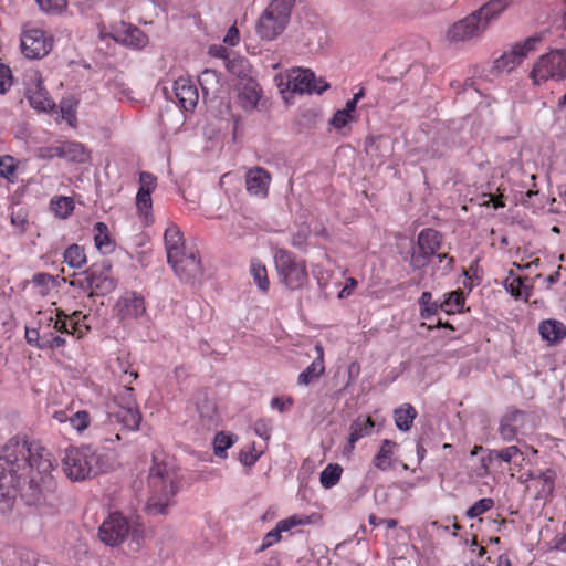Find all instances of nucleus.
<instances>
[{
    "mask_svg": "<svg viewBox=\"0 0 566 566\" xmlns=\"http://www.w3.org/2000/svg\"><path fill=\"white\" fill-rule=\"evenodd\" d=\"M20 462H0V513L11 512L20 485Z\"/></svg>",
    "mask_w": 566,
    "mask_h": 566,
    "instance_id": "obj_7",
    "label": "nucleus"
},
{
    "mask_svg": "<svg viewBox=\"0 0 566 566\" xmlns=\"http://www.w3.org/2000/svg\"><path fill=\"white\" fill-rule=\"evenodd\" d=\"M86 280L90 290V296L107 295L113 292L117 285L116 280L104 272L96 273L94 271H90Z\"/></svg>",
    "mask_w": 566,
    "mask_h": 566,
    "instance_id": "obj_25",
    "label": "nucleus"
},
{
    "mask_svg": "<svg viewBox=\"0 0 566 566\" xmlns=\"http://www.w3.org/2000/svg\"><path fill=\"white\" fill-rule=\"evenodd\" d=\"M201 86L203 99H213L222 88L221 76L214 70L206 69L198 76Z\"/></svg>",
    "mask_w": 566,
    "mask_h": 566,
    "instance_id": "obj_28",
    "label": "nucleus"
},
{
    "mask_svg": "<svg viewBox=\"0 0 566 566\" xmlns=\"http://www.w3.org/2000/svg\"><path fill=\"white\" fill-rule=\"evenodd\" d=\"M148 484L150 495L144 512L151 517L167 515L172 497L184 484V473L176 462H153Z\"/></svg>",
    "mask_w": 566,
    "mask_h": 566,
    "instance_id": "obj_2",
    "label": "nucleus"
},
{
    "mask_svg": "<svg viewBox=\"0 0 566 566\" xmlns=\"http://www.w3.org/2000/svg\"><path fill=\"white\" fill-rule=\"evenodd\" d=\"M237 441V437L232 433L218 432L213 439V451L216 457L226 458L227 450L231 448Z\"/></svg>",
    "mask_w": 566,
    "mask_h": 566,
    "instance_id": "obj_43",
    "label": "nucleus"
},
{
    "mask_svg": "<svg viewBox=\"0 0 566 566\" xmlns=\"http://www.w3.org/2000/svg\"><path fill=\"white\" fill-rule=\"evenodd\" d=\"M62 471L73 482L93 479L109 469V462H61Z\"/></svg>",
    "mask_w": 566,
    "mask_h": 566,
    "instance_id": "obj_17",
    "label": "nucleus"
},
{
    "mask_svg": "<svg viewBox=\"0 0 566 566\" xmlns=\"http://www.w3.org/2000/svg\"><path fill=\"white\" fill-rule=\"evenodd\" d=\"M115 310L122 321L136 319L146 313L145 298L136 292H125L118 298Z\"/></svg>",
    "mask_w": 566,
    "mask_h": 566,
    "instance_id": "obj_18",
    "label": "nucleus"
},
{
    "mask_svg": "<svg viewBox=\"0 0 566 566\" xmlns=\"http://www.w3.org/2000/svg\"><path fill=\"white\" fill-rule=\"evenodd\" d=\"M314 349L316 352L315 359L297 376V384L301 386L311 385L325 373L324 347L317 343Z\"/></svg>",
    "mask_w": 566,
    "mask_h": 566,
    "instance_id": "obj_23",
    "label": "nucleus"
},
{
    "mask_svg": "<svg viewBox=\"0 0 566 566\" xmlns=\"http://www.w3.org/2000/svg\"><path fill=\"white\" fill-rule=\"evenodd\" d=\"M94 244L104 254L113 251L114 244L108 228L104 222H96L94 226Z\"/></svg>",
    "mask_w": 566,
    "mask_h": 566,
    "instance_id": "obj_36",
    "label": "nucleus"
},
{
    "mask_svg": "<svg viewBox=\"0 0 566 566\" xmlns=\"http://www.w3.org/2000/svg\"><path fill=\"white\" fill-rule=\"evenodd\" d=\"M49 450L39 440L27 434H17L0 447V460H43Z\"/></svg>",
    "mask_w": 566,
    "mask_h": 566,
    "instance_id": "obj_6",
    "label": "nucleus"
},
{
    "mask_svg": "<svg viewBox=\"0 0 566 566\" xmlns=\"http://www.w3.org/2000/svg\"><path fill=\"white\" fill-rule=\"evenodd\" d=\"M289 85L294 93H317L322 94L329 85L315 77V74L310 70L296 69L293 70L289 76Z\"/></svg>",
    "mask_w": 566,
    "mask_h": 566,
    "instance_id": "obj_16",
    "label": "nucleus"
},
{
    "mask_svg": "<svg viewBox=\"0 0 566 566\" xmlns=\"http://www.w3.org/2000/svg\"><path fill=\"white\" fill-rule=\"evenodd\" d=\"M35 86L28 88L30 105L38 111L48 112L54 107V101L50 97L48 91L43 86L39 74L35 75Z\"/></svg>",
    "mask_w": 566,
    "mask_h": 566,
    "instance_id": "obj_27",
    "label": "nucleus"
},
{
    "mask_svg": "<svg viewBox=\"0 0 566 566\" xmlns=\"http://www.w3.org/2000/svg\"><path fill=\"white\" fill-rule=\"evenodd\" d=\"M124 42L134 48H144L148 42V38L137 27H129L126 30Z\"/></svg>",
    "mask_w": 566,
    "mask_h": 566,
    "instance_id": "obj_44",
    "label": "nucleus"
},
{
    "mask_svg": "<svg viewBox=\"0 0 566 566\" xmlns=\"http://www.w3.org/2000/svg\"><path fill=\"white\" fill-rule=\"evenodd\" d=\"M13 84V76L11 69L0 63V94H6Z\"/></svg>",
    "mask_w": 566,
    "mask_h": 566,
    "instance_id": "obj_54",
    "label": "nucleus"
},
{
    "mask_svg": "<svg viewBox=\"0 0 566 566\" xmlns=\"http://www.w3.org/2000/svg\"><path fill=\"white\" fill-rule=\"evenodd\" d=\"M439 311H441L440 303L433 301L427 307H422L420 316L423 319H430L432 316L437 315Z\"/></svg>",
    "mask_w": 566,
    "mask_h": 566,
    "instance_id": "obj_61",
    "label": "nucleus"
},
{
    "mask_svg": "<svg viewBox=\"0 0 566 566\" xmlns=\"http://www.w3.org/2000/svg\"><path fill=\"white\" fill-rule=\"evenodd\" d=\"M17 165L12 156L0 157V177L13 182L17 178Z\"/></svg>",
    "mask_w": 566,
    "mask_h": 566,
    "instance_id": "obj_45",
    "label": "nucleus"
},
{
    "mask_svg": "<svg viewBox=\"0 0 566 566\" xmlns=\"http://www.w3.org/2000/svg\"><path fill=\"white\" fill-rule=\"evenodd\" d=\"M525 413L521 410H513L507 412L501 420L500 433L503 439L512 440L523 426Z\"/></svg>",
    "mask_w": 566,
    "mask_h": 566,
    "instance_id": "obj_29",
    "label": "nucleus"
},
{
    "mask_svg": "<svg viewBox=\"0 0 566 566\" xmlns=\"http://www.w3.org/2000/svg\"><path fill=\"white\" fill-rule=\"evenodd\" d=\"M272 177L262 167L249 168L245 172V188L250 196L265 199L269 196V188Z\"/></svg>",
    "mask_w": 566,
    "mask_h": 566,
    "instance_id": "obj_19",
    "label": "nucleus"
},
{
    "mask_svg": "<svg viewBox=\"0 0 566 566\" xmlns=\"http://www.w3.org/2000/svg\"><path fill=\"white\" fill-rule=\"evenodd\" d=\"M22 474L27 473L28 481L19 485L22 502L41 513H50L55 507L56 482L48 472L59 467V462H20Z\"/></svg>",
    "mask_w": 566,
    "mask_h": 566,
    "instance_id": "obj_1",
    "label": "nucleus"
},
{
    "mask_svg": "<svg viewBox=\"0 0 566 566\" xmlns=\"http://www.w3.org/2000/svg\"><path fill=\"white\" fill-rule=\"evenodd\" d=\"M11 224L14 227L17 234H23L29 228L28 213L23 209L12 212Z\"/></svg>",
    "mask_w": 566,
    "mask_h": 566,
    "instance_id": "obj_51",
    "label": "nucleus"
},
{
    "mask_svg": "<svg viewBox=\"0 0 566 566\" xmlns=\"http://www.w3.org/2000/svg\"><path fill=\"white\" fill-rule=\"evenodd\" d=\"M65 345V339L52 333H43L41 349H54Z\"/></svg>",
    "mask_w": 566,
    "mask_h": 566,
    "instance_id": "obj_55",
    "label": "nucleus"
},
{
    "mask_svg": "<svg viewBox=\"0 0 566 566\" xmlns=\"http://www.w3.org/2000/svg\"><path fill=\"white\" fill-rule=\"evenodd\" d=\"M74 208V200L71 197L60 196L51 199V209L61 219L71 216Z\"/></svg>",
    "mask_w": 566,
    "mask_h": 566,
    "instance_id": "obj_41",
    "label": "nucleus"
},
{
    "mask_svg": "<svg viewBox=\"0 0 566 566\" xmlns=\"http://www.w3.org/2000/svg\"><path fill=\"white\" fill-rule=\"evenodd\" d=\"M308 523H311V520L310 516L306 515H292L287 518L279 521L275 528L268 532L263 537L260 551H264L265 548L277 543L281 539V534L283 532H287L293 527L306 525Z\"/></svg>",
    "mask_w": 566,
    "mask_h": 566,
    "instance_id": "obj_21",
    "label": "nucleus"
},
{
    "mask_svg": "<svg viewBox=\"0 0 566 566\" xmlns=\"http://www.w3.org/2000/svg\"><path fill=\"white\" fill-rule=\"evenodd\" d=\"M115 416L126 428L130 430L139 428L142 415L136 406L120 407Z\"/></svg>",
    "mask_w": 566,
    "mask_h": 566,
    "instance_id": "obj_35",
    "label": "nucleus"
},
{
    "mask_svg": "<svg viewBox=\"0 0 566 566\" xmlns=\"http://www.w3.org/2000/svg\"><path fill=\"white\" fill-rule=\"evenodd\" d=\"M157 187V177L151 172L139 174V189L136 195V211L144 227H150L154 221L151 193Z\"/></svg>",
    "mask_w": 566,
    "mask_h": 566,
    "instance_id": "obj_10",
    "label": "nucleus"
},
{
    "mask_svg": "<svg viewBox=\"0 0 566 566\" xmlns=\"http://www.w3.org/2000/svg\"><path fill=\"white\" fill-rule=\"evenodd\" d=\"M63 260L69 266L76 270L82 269L87 262L84 248L76 243L65 249Z\"/></svg>",
    "mask_w": 566,
    "mask_h": 566,
    "instance_id": "obj_37",
    "label": "nucleus"
},
{
    "mask_svg": "<svg viewBox=\"0 0 566 566\" xmlns=\"http://www.w3.org/2000/svg\"><path fill=\"white\" fill-rule=\"evenodd\" d=\"M176 275L185 282H191L202 276V266L199 253L195 249L185 250L184 255H179L168 262Z\"/></svg>",
    "mask_w": 566,
    "mask_h": 566,
    "instance_id": "obj_15",
    "label": "nucleus"
},
{
    "mask_svg": "<svg viewBox=\"0 0 566 566\" xmlns=\"http://www.w3.org/2000/svg\"><path fill=\"white\" fill-rule=\"evenodd\" d=\"M398 444L390 440H384L374 460H390Z\"/></svg>",
    "mask_w": 566,
    "mask_h": 566,
    "instance_id": "obj_56",
    "label": "nucleus"
},
{
    "mask_svg": "<svg viewBox=\"0 0 566 566\" xmlns=\"http://www.w3.org/2000/svg\"><path fill=\"white\" fill-rule=\"evenodd\" d=\"M358 285V282L354 277L347 279L346 285L338 293L339 298H345L352 295L354 289Z\"/></svg>",
    "mask_w": 566,
    "mask_h": 566,
    "instance_id": "obj_62",
    "label": "nucleus"
},
{
    "mask_svg": "<svg viewBox=\"0 0 566 566\" xmlns=\"http://www.w3.org/2000/svg\"><path fill=\"white\" fill-rule=\"evenodd\" d=\"M167 261L171 262L175 258L185 254V241L180 229L176 224H170L164 233Z\"/></svg>",
    "mask_w": 566,
    "mask_h": 566,
    "instance_id": "obj_26",
    "label": "nucleus"
},
{
    "mask_svg": "<svg viewBox=\"0 0 566 566\" xmlns=\"http://www.w3.org/2000/svg\"><path fill=\"white\" fill-rule=\"evenodd\" d=\"M555 478L556 473L551 469H547L545 471L528 469L527 471L522 472L517 476L521 483H525L528 481L538 482L541 484V488L537 491V496L539 497L548 496L553 493Z\"/></svg>",
    "mask_w": 566,
    "mask_h": 566,
    "instance_id": "obj_22",
    "label": "nucleus"
},
{
    "mask_svg": "<svg viewBox=\"0 0 566 566\" xmlns=\"http://www.w3.org/2000/svg\"><path fill=\"white\" fill-rule=\"evenodd\" d=\"M465 304V297L461 290H455L446 294L444 300L440 303L441 311L451 315L460 313Z\"/></svg>",
    "mask_w": 566,
    "mask_h": 566,
    "instance_id": "obj_38",
    "label": "nucleus"
},
{
    "mask_svg": "<svg viewBox=\"0 0 566 566\" xmlns=\"http://www.w3.org/2000/svg\"><path fill=\"white\" fill-rule=\"evenodd\" d=\"M343 468L338 463L329 462V464L321 472L319 482L324 489H331L340 479Z\"/></svg>",
    "mask_w": 566,
    "mask_h": 566,
    "instance_id": "obj_42",
    "label": "nucleus"
},
{
    "mask_svg": "<svg viewBox=\"0 0 566 566\" xmlns=\"http://www.w3.org/2000/svg\"><path fill=\"white\" fill-rule=\"evenodd\" d=\"M53 48V38L44 30L24 25L21 32V52L27 59H42Z\"/></svg>",
    "mask_w": 566,
    "mask_h": 566,
    "instance_id": "obj_8",
    "label": "nucleus"
},
{
    "mask_svg": "<svg viewBox=\"0 0 566 566\" xmlns=\"http://www.w3.org/2000/svg\"><path fill=\"white\" fill-rule=\"evenodd\" d=\"M352 120H354V115H349L346 112L338 109L332 117L331 125L335 129H342Z\"/></svg>",
    "mask_w": 566,
    "mask_h": 566,
    "instance_id": "obj_57",
    "label": "nucleus"
},
{
    "mask_svg": "<svg viewBox=\"0 0 566 566\" xmlns=\"http://www.w3.org/2000/svg\"><path fill=\"white\" fill-rule=\"evenodd\" d=\"M128 533V521L118 512L111 513L98 528L99 539L108 546H117Z\"/></svg>",
    "mask_w": 566,
    "mask_h": 566,
    "instance_id": "obj_13",
    "label": "nucleus"
},
{
    "mask_svg": "<svg viewBox=\"0 0 566 566\" xmlns=\"http://www.w3.org/2000/svg\"><path fill=\"white\" fill-rule=\"evenodd\" d=\"M512 1L513 0H490L475 12L481 17L482 21H485L486 28L489 21L501 14Z\"/></svg>",
    "mask_w": 566,
    "mask_h": 566,
    "instance_id": "obj_34",
    "label": "nucleus"
},
{
    "mask_svg": "<svg viewBox=\"0 0 566 566\" xmlns=\"http://www.w3.org/2000/svg\"><path fill=\"white\" fill-rule=\"evenodd\" d=\"M432 301V294L431 292L424 291L421 293L418 304L420 306V311H422V307H427L429 304H431Z\"/></svg>",
    "mask_w": 566,
    "mask_h": 566,
    "instance_id": "obj_64",
    "label": "nucleus"
},
{
    "mask_svg": "<svg viewBox=\"0 0 566 566\" xmlns=\"http://www.w3.org/2000/svg\"><path fill=\"white\" fill-rule=\"evenodd\" d=\"M261 98V90L254 81H248L238 93V103L245 111L254 109Z\"/></svg>",
    "mask_w": 566,
    "mask_h": 566,
    "instance_id": "obj_30",
    "label": "nucleus"
},
{
    "mask_svg": "<svg viewBox=\"0 0 566 566\" xmlns=\"http://www.w3.org/2000/svg\"><path fill=\"white\" fill-rule=\"evenodd\" d=\"M505 290L515 298L524 297L526 301L530 296L524 279L516 275L513 271L504 280Z\"/></svg>",
    "mask_w": 566,
    "mask_h": 566,
    "instance_id": "obj_39",
    "label": "nucleus"
},
{
    "mask_svg": "<svg viewBox=\"0 0 566 566\" xmlns=\"http://www.w3.org/2000/svg\"><path fill=\"white\" fill-rule=\"evenodd\" d=\"M485 29V21H482L481 17L473 12L454 22L447 30L446 38L450 43L465 42L480 36Z\"/></svg>",
    "mask_w": 566,
    "mask_h": 566,
    "instance_id": "obj_12",
    "label": "nucleus"
},
{
    "mask_svg": "<svg viewBox=\"0 0 566 566\" xmlns=\"http://www.w3.org/2000/svg\"><path fill=\"white\" fill-rule=\"evenodd\" d=\"M374 427L375 422L370 416H358L350 424L348 441L344 448L345 452L353 451L357 441L370 436Z\"/></svg>",
    "mask_w": 566,
    "mask_h": 566,
    "instance_id": "obj_24",
    "label": "nucleus"
},
{
    "mask_svg": "<svg viewBox=\"0 0 566 566\" xmlns=\"http://www.w3.org/2000/svg\"><path fill=\"white\" fill-rule=\"evenodd\" d=\"M55 279L49 273H38L33 276L32 283L39 289V294L45 296L50 293Z\"/></svg>",
    "mask_w": 566,
    "mask_h": 566,
    "instance_id": "obj_48",
    "label": "nucleus"
},
{
    "mask_svg": "<svg viewBox=\"0 0 566 566\" xmlns=\"http://www.w3.org/2000/svg\"><path fill=\"white\" fill-rule=\"evenodd\" d=\"M416 408L410 403H403L394 410L396 427L401 431H408L417 417Z\"/></svg>",
    "mask_w": 566,
    "mask_h": 566,
    "instance_id": "obj_32",
    "label": "nucleus"
},
{
    "mask_svg": "<svg viewBox=\"0 0 566 566\" xmlns=\"http://www.w3.org/2000/svg\"><path fill=\"white\" fill-rule=\"evenodd\" d=\"M541 42L539 36H530L521 43H516L511 51L504 52L495 60V69L499 71H511L520 65L527 55L536 50Z\"/></svg>",
    "mask_w": 566,
    "mask_h": 566,
    "instance_id": "obj_14",
    "label": "nucleus"
},
{
    "mask_svg": "<svg viewBox=\"0 0 566 566\" xmlns=\"http://www.w3.org/2000/svg\"><path fill=\"white\" fill-rule=\"evenodd\" d=\"M294 403V400L291 397L287 398H280L275 397L271 401V406L274 409H277L280 412H284L285 410L290 409Z\"/></svg>",
    "mask_w": 566,
    "mask_h": 566,
    "instance_id": "obj_59",
    "label": "nucleus"
},
{
    "mask_svg": "<svg viewBox=\"0 0 566 566\" xmlns=\"http://www.w3.org/2000/svg\"><path fill=\"white\" fill-rule=\"evenodd\" d=\"M530 78L534 85L547 81H563L566 78V49L552 50L542 54L533 64Z\"/></svg>",
    "mask_w": 566,
    "mask_h": 566,
    "instance_id": "obj_5",
    "label": "nucleus"
},
{
    "mask_svg": "<svg viewBox=\"0 0 566 566\" xmlns=\"http://www.w3.org/2000/svg\"><path fill=\"white\" fill-rule=\"evenodd\" d=\"M38 157L44 160H50L55 157L63 158V142L55 145L41 147Z\"/></svg>",
    "mask_w": 566,
    "mask_h": 566,
    "instance_id": "obj_53",
    "label": "nucleus"
},
{
    "mask_svg": "<svg viewBox=\"0 0 566 566\" xmlns=\"http://www.w3.org/2000/svg\"><path fill=\"white\" fill-rule=\"evenodd\" d=\"M494 506V501L489 497L476 501L471 507L468 509L465 516L469 518H475Z\"/></svg>",
    "mask_w": 566,
    "mask_h": 566,
    "instance_id": "obj_50",
    "label": "nucleus"
},
{
    "mask_svg": "<svg viewBox=\"0 0 566 566\" xmlns=\"http://www.w3.org/2000/svg\"><path fill=\"white\" fill-rule=\"evenodd\" d=\"M295 0H272L256 21L255 32L262 39L272 41L287 27Z\"/></svg>",
    "mask_w": 566,
    "mask_h": 566,
    "instance_id": "obj_4",
    "label": "nucleus"
},
{
    "mask_svg": "<svg viewBox=\"0 0 566 566\" xmlns=\"http://www.w3.org/2000/svg\"><path fill=\"white\" fill-rule=\"evenodd\" d=\"M69 421L76 431L82 432L90 427L91 416L86 410H80L71 416Z\"/></svg>",
    "mask_w": 566,
    "mask_h": 566,
    "instance_id": "obj_52",
    "label": "nucleus"
},
{
    "mask_svg": "<svg viewBox=\"0 0 566 566\" xmlns=\"http://www.w3.org/2000/svg\"><path fill=\"white\" fill-rule=\"evenodd\" d=\"M442 242L443 237L439 231L432 228L422 229L417 237V250L411 255V266L413 269L427 266L440 250Z\"/></svg>",
    "mask_w": 566,
    "mask_h": 566,
    "instance_id": "obj_9",
    "label": "nucleus"
},
{
    "mask_svg": "<svg viewBox=\"0 0 566 566\" xmlns=\"http://www.w3.org/2000/svg\"><path fill=\"white\" fill-rule=\"evenodd\" d=\"M376 467L381 471H395L399 475H402L405 472L410 470L412 473H416L419 468L420 462H415L416 465L410 468L406 462H375Z\"/></svg>",
    "mask_w": 566,
    "mask_h": 566,
    "instance_id": "obj_47",
    "label": "nucleus"
},
{
    "mask_svg": "<svg viewBox=\"0 0 566 566\" xmlns=\"http://www.w3.org/2000/svg\"><path fill=\"white\" fill-rule=\"evenodd\" d=\"M538 331L542 338L547 340L549 344L559 343L566 337L565 325L556 319L543 321L539 324Z\"/></svg>",
    "mask_w": 566,
    "mask_h": 566,
    "instance_id": "obj_31",
    "label": "nucleus"
},
{
    "mask_svg": "<svg viewBox=\"0 0 566 566\" xmlns=\"http://www.w3.org/2000/svg\"><path fill=\"white\" fill-rule=\"evenodd\" d=\"M63 158L73 163H86L91 153L78 142H63Z\"/></svg>",
    "mask_w": 566,
    "mask_h": 566,
    "instance_id": "obj_33",
    "label": "nucleus"
},
{
    "mask_svg": "<svg viewBox=\"0 0 566 566\" xmlns=\"http://www.w3.org/2000/svg\"><path fill=\"white\" fill-rule=\"evenodd\" d=\"M528 451L534 453L536 452L533 448L527 446H524V450H522L517 446H511L497 452L496 457L499 458V460H512L513 458L518 457H521L522 460H524V458L528 455Z\"/></svg>",
    "mask_w": 566,
    "mask_h": 566,
    "instance_id": "obj_46",
    "label": "nucleus"
},
{
    "mask_svg": "<svg viewBox=\"0 0 566 566\" xmlns=\"http://www.w3.org/2000/svg\"><path fill=\"white\" fill-rule=\"evenodd\" d=\"M50 326L53 323V328L62 334H69L76 338H82L90 331L88 315L83 314L81 311H74L72 314H66L63 310L56 308L55 318L49 317Z\"/></svg>",
    "mask_w": 566,
    "mask_h": 566,
    "instance_id": "obj_11",
    "label": "nucleus"
},
{
    "mask_svg": "<svg viewBox=\"0 0 566 566\" xmlns=\"http://www.w3.org/2000/svg\"><path fill=\"white\" fill-rule=\"evenodd\" d=\"M250 274L252 275L254 283L262 292L269 291L270 281L268 277V270L266 266L259 259L251 260Z\"/></svg>",
    "mask_w": 566,
    "mask_h": 566,
    "instance_id": "obj_40",
    "label": "nucleus"
},
{
    "mask_svg": "<svg viewBox=\"0 0 566 566\" xmlns=\"http://www.w3.org/2000/svg\"><path fill=\"white\" fill-rule=\"evenodd\" d=\"M274 264L279 281L287 290L295 291L308 282L306 260L286 249H276Z\"/></svg>",
    "mask_w": 566,
    "mask_h": 566,
    "instance_id": "obj_3",
    "label": "nucleus"
},
{
    "mask_svg": "<svg viewBox=\"0 0 566 566\" xmlns=\"http://www.w3.org/2000/svg\"><path fill=\"white\" fill-rule=\"evenodd\" d=\"M174 92L184 111L192 112L196 108L199 101V93L190 77H178L174 83Z\"/></svg>",
    "mask_w": 566,
    "mask_h": 566,
    "instance_id": "obj_20",
    "label": "nucleus"
},
{
    "mask_svg": "<svg viewBox=\"0 0 566 566\" xmlns=\"http://www.w3.org/2000/svg\"><path fill=\"white\" fill-rule=\"evenodd\" d=\"M223 42L230 46H235L240 42V33L235 25H232L227 31Z\"/></svg>",
    "mask_w": 566,
    "mask_h": 566,
    "instance_id": "obj_60",
    "label": "nucleus"
},
{
    "mask_svg": "<svg viewBox=\"0 0 566 566\" xmlns=\"http://www.w3.org/2000/svg\"><path fill=\"white\" fill-rule=\"evenodd\" d=\"M43 333L36 328H25V340L29 345L41 349Z\"/></svg>",
    "mask_w": 566,
    "mask_h": 566,
    "instance_id": "obj_58",
    "label": "nucleus"
},
{
    "mask_svg": "<svg viewBox=\"0 0 566 566\" xmlns=\"http://www.w3.org/2000/svg\"><path fill=\"white\" fill-rule=\"evenodd\" d=\"M439 259L440 263H443L446 261V264L443 265V271L446 273H449L453 270L454 266V258L450 256L448 253H438L436 254Z\"/></svg>",
    "mask_w": 566,
    "mask_h": 566,
    "instance_id": "obj_63",
    "label": "nucleus"
},
{
    "mask_svg": "<svg viewBox=\"0 0 566 566\" xmlns=\"http://www.w3.org/2000/svg\"><path fill=\"white\" fill-rule=\"evenodd\" d=\"M39 8L50 14H59L67 7L66 0H35Z\"/></svg>",
    "mask_w": 566,
    "mask_h": 566,
    "instance_id": "obj_49",
    "label": "nucleus"
}]
</instances>
